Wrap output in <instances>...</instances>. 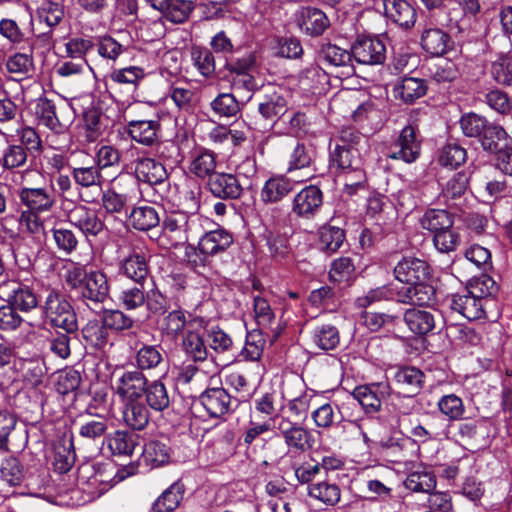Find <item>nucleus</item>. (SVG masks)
<instances>
[{"label": "nucleus", "instance_id": "nucleus-1", "mask_svg": "<svg viewBox=\"0 0 512 512\" xmlns=\"http://www.w3.org/2000/svg\"><path fill=\"white\" fill-rule=\"evenodd\" d=\"M66 285L77 292L85 301L104 303L109 298L110 285L106 274L100 270L87 272L85 267L73 263L66 267L64 274Z\"/></svg>", "mask_w": 512, "mask_h": 512}, {"label": "nucleus", "instance_id": "nucleus-26", "mask_svg": "<svg viewBox=\"0 0 512 512\" xmlns=\"http://www.w3.org/2000/svg\"><path fill=\"white\" fill-rule=\"evenodd\" d=\"M427 92L425 81L417 77H404L393 87L394 97L411 104L423 97Z\"/></svg>", "mask_w": 512, "mask_h": 512}, {"label": "nucleus", "instance_id": "nucleus-17", "mask_svg": "<svg viewBox=\"0 0 512 512\" xmlns=\"http://www.w3.org/2000/svg\"><path fill=\"white\" fill-rule=\"evenodd\" d=\"M298 27L307 35L319 36L329 26V20L325 13L315 7H302L296 14Z\"/></svg>", "mask_w": 512, "mask_h": 512}, {"label": "nucleus", "instance_id": "nucleus-22", "mask_svg": "<svg viewBox=\"0 0 512 512\" xmlns=\"http://www.w3.org/2000/svg\"><path fill=\"white\" fill-rule=\"evenodd\" d=\"M128 133L137 143L152 147L159 140L160 123L157 120L130 121Z\"/></svg>", "mask_w": 512, "mask_h": 512}, {"label": "nucleus", "instance_id": "nucleus-34", "mask_svg": "<svg viewBox=\"0 0 512 512\" xmlns=\"http://www.w3.org/2000/svg\"><path fill=\"white\" fill-rule=\"evenodd\" d=\"M307 493L311 498L327 506H334L341 499V489L339 485L329 480L311 483L308 486Z\"/></svg>", "mask_w": 512, "mask_h": 512}, {"label": "nucleus", "instance_id": "nucleus-32", "mask_svg": "<svg viewBox=\"0 0 512 512\" xmlns=\"http://www.w3.org/2000/svg\"><path fill=\"white\" fill-rule=\"evenodd\" d=\"M165 351L160 345L143 344L136 352L135 364L143 373L146 370L157 369L164 363Z\"/></svg>", "mask_w": 512, "mask_h": 512}, {"label": "nucleus", "instance_id": "nucleus-25", "mask_svg": "<svg viewBox=\"0 0 512 512\" xmlns=\"http://www.w3.org/2000/svg\"><path fill=\"white\" fill-rule=\"evenodd\" d=\"M135 175L140 181L150 185L163 183L168 177L164 165L148 157L139 158L136 161Z\"/></svg>", "mask_w": 512, "mask_h": 512}, {"label": "nucleus", "instance_id": "nucleus-58", "mask_svg": "<svg viewBox=\"0 0 512 512\" xmlns=\"http://www.w3.org/2000/svg\"><path fill=\"white\" fill-rule=\"evenodd\" d=\"M491 76L500 85L512 84V56H500L492 63Z\"/></svg>", "mask_w": 512, "mask_h": 512}, {"label": "nucleus", "instance_id": "nucleus-64", "mask_svg": "<svg viewBox=\"0 0 512 512\" xmlns=\"http://www.w3.org/2000/svg\"><path fill=\"white\" fill-rule=\"evenodd\" d=\"M186 317L182 310H173L163 319L161 324L162 331L169 337H177L186 326Z\"/></svg>", "mask_w": 512, "mask_h": 512}, {"label": "nucleus", "instance_id": "nucleus-18", "mask_svg": "<svg viewBox=\"0 0 512 512\" xmlns=\"http://www.w3.org/2000/svg\"><path fill=\"white\" fill-rule=\"evenodd\" d=\"M210 192L220 199H237L243 192L238 178L231 173H214L208 180Z\"/></svg>", "mask_w": 512, "mask_h": 512}, {"label": "nucleus", "instance_id": "nucleus-16", "mask_svg": "<svg viewBox=\"0 0 512 512\" xmlns=\"http://www.w3.org/2000/svg\"><path fill=\"white\" fill-rule=\"evenodd\" d=\"M429 274L427 262L414 257L403 258L394 268L395 278L408 285L426 281Z\"/></svg>", "mask_w": 512, "mask_h": 512}, {"label": "nucleus", "instance_id": "nucleus-30", "mask_svg": "<svg viewBox=\"0 0 512 512\" xmlns=\"http://www.w3.org/2000/svg\"><path fill=\"white\" fill-rule=\"evenodd\" d=\"M422 48L433 56H441L451 46V40L447 33L439 28L425 29L421 36Z\"/></svg>", "mask_w": 512, "mask_h": 512}, {"label": "nucleus", "instance_id": "nucleus-36", "mask_svg": "<svg viewBox=\"0 0 512 512\" xmlns=\"http://www.w3.org/2000/svg\"><path fill=\"white\" fill-rule=\"evenodd\" d=\"M147 405L154 411L162 412L170 406V396L160 380L148 381L145 392Z\"/></svg>", "mask_w": 512, "mask_h": 512}, {"label": "nucleus", "instance_id": "nucleus-63", "mask_svg": "<svg viewBox=\"0 0 512 512\" xmlns=\"http://www.w3.org/2000/svg\"><path fill=\"white\" fill-rule=\"evenodd\" d=\"M321 55L323 59L332 66L344 67L352 60V52L342 49L333 44H326L322 47Z\"/></svg>", "mask_w": 512, "mask_h": 512}, {"label": "nucleus", "instance_id": "nucleus-15", "mask_svg": "<svg viewBox=\"0 0 512 512\" xmlns=\"http://www.w3.org/2000/svg\"><path fill=\"white\" fill-rule=\"evenodd\" d=\"M385 18L401 28L410 29L417 19L415 7L407 0H381Z\"/></svg>", "mask_w": 512, "mask_h": 512}, {"label": "nucleus", "instance_id": "nucleus-42", "mask_svg": "<svg viewBox=\"0 0 512 512\" xmlns=\"http://www.w3.org/2000/svg\"><path fill=\"white\" fill-rule=\"evenodd\" d=\"M258 111L265 119L275 121L286 113L287 101L278 93L265 95L258 105Z\"/></svg>", "mask_w": 512, "mask_h": 512}, {"label": "nucleus", "instance_id": "nucleus-53", "mask_svg": "<svg viewBox=\"0 0 512 512\" xmlns=\"http://www.w3.org/2000/svg\"><path fill=\"white\" fill-rule=\"evenodd\" d=\"M469 177L465 172L455 173L442 188V196L446 201L459 199L465 194Z\"/></svg>", "mask_w": 512, "mask_h": 512}, {"label": "nucleus", "instance_id": "nucleus-50", "mask_svg": "<svg viewBox=\"0 0 512 512\" xmlns=\"http://www.w3.org/2000/svg\"><path fill=\"white\" fill-rule=\"evenodd\" d=\"M183 349L185 353L195 362H204L207 359V348L202 336L189 330L183 338Z\"/></svg>", "mask_w": 512, "mask_h": 512}, {"label": "nucleus", "instance_id": "nucleus-2", "mask_svg": "<svg viewBox=\"0 0 512 512\" xmlns=\"http://www.w3.org/2000/svg\"><path fill=\"white\" fill-rule=\"evenodd\" d=\"M41 308L52 326L61 328L67 333H73L78 329L73 307L59 290L50 289Z\"/></svg>", "mask_w": 512, "mask_h": 512}, {"label": "nucleus", "instance_id": "nucleus-41", "mask_svg": "<svg viewBox=\"0 0 512 512\" xmlns=\"http://www.w3.org/2000/svg\"><path fill=\"white\" fill-rule=\"evenodd\" d=\"M21 372L26 387L38 388L43 384L47 369L43 360L29 359L22 363Z\"/></svg>", "mask_w": 512, "mask_h": 512}, {"label": "nucleus", "instance_id": "nucleus-35", "mask_svg": "<svg viewBox=\"0 0 512 512\" xmlns=\"http://www.w3.org/2000/svg\"><path fill=\"white\" fill-rule=\"evenodd\" d=\"M420 225L433 233L448 229L454 225V216L444 209H429L420 218Z\"/></svg>", "mask_w": 512, "mask_h": 512}, {"label": "nucleus", "instance_id": "nucleus-60", "mask_svg": "<svg viewBox=\"0 0 512 512\" xmlns=\"http://www.w3.org/2000/svg\"><path fill=\"white\" fill-rule=\"evenodd\" d=\"M80 383V373L72 368H67L57 373L55 387L58 393L66 395L75 391Z\"/></svg>", "mask_w": 512, "mask_h": 512}, {"label": "nucleus", "instance_id": "nucleus-49", "mask_svg": "<svg viewBox=\"0 0 512 512\" xmlns=\"http://www.w3.org/2000/svg\"><path fill=\"white\" fill-rule=\"evenodd\" d=\"M4 65L9 74L21 79L33 70V57L28 53L17 52L8 56Z\"/></svg>", "mask_w": 512, "mask_h": 512}, {"label": "nucleus", "instance_id": "nucleus-14", "mask_svg": "<svg viewBox=\"0 0 512 512\" xmlns=\"http://www.w3.org/2000/svg\"><path fill=\"white\" fill-rule=\"evenodd\" d=\"M68 221L86 237L99 235L105 227L97 213L85 205L75 206L68 214Z\"/></svg>", "mask_w": 512, "mask_h": 512}, {"label": "nucleus", "instance_id": "nucleus-44", "mask_svg": "<svg viewBox=\"0 0 512 512\" xmlns=\"http://www.w3.org/2000/svg\"><path fill=\"white\" fill-rule=\"evenodd\" d=\"M213 113L221 118L237 116L241 107L239 101L232 93H220L210 103Z\"/></svg>", "mask_w": 512, "mask_h": 512}, {"label": "nucleus", "instance_id": "nucleus-48", "mask_svg": "<svg viewBox=\"0 0 512 512\" xmlns=\"http://www.w3.org/2000/svg\"><path fill=\"white\" fill-rule=\"evenodd\" d=\"M191 60L197 71L205 78L214 75L216 64L213 53L207 48L194 47L191 50Z\"/></svg>", "mask_w": 512, "mask_h": 512}, {"label": "nucleus", "instance_id": "nucleus-10", "mask_svg": "<svg viewBox=\"0 0 512 512\" xmlns=\"http://www.w3.org/2000/svg\"><path fill=\"white\" fill-rule=\"evenodd\" d=\"M187 224L186 214L176 213L166 216L162 223V233L158 238L159 245L169 248L184 243L187 240Z\"/></svg>", "mask_w": 512, "mask_h": 512}, {"label": "nucleus", "instance_id": "nucleus-51", "mask_svg": "<svg viewBox=\"0 0 512 512\" xmlns=\"http://www.w3.org/2000/svg\"><path fill=\"white\" fill-rule=\"evenodd\" d=\"M439 411L450 421L463 418L465 406L463 400L455 394L443 395L437 402Z\"/></svg>", "mask_w": 512, "mask_h": 512}, {"label": "nucleus", "instance_id": "nucleus-6", "mask_svg": "<svg viewBox=\"0 0 512 512\" xmlns=\"http://www.w3.org/2000/svg\"><path fill=\"white\" fill-rule=\"evenodd\" d=\"M148 379L139 370L123 371L116 376L113 390L121 402L142 400Z\"/></svg>", "mask_w": 512, "mask_h": 512}, {"label": "nucleus", "instance_id": "nucleus-27", "mask_svg": "<svg viewBox=\"0 0 512 512\" xmlns=\"http://www.w3.org/2000/svg\"><path fill=\"white\" fill-rule=\"evenodd\" d=\"M122 403V418L125 424L134 430H142L149 423L150 413L142 400Z\"/></svg>", "mask_w": 512, "mask_h": 512}, {"label": "nucleus", "instance_id": "nucleus-54", "mask_svg": "<svg viewBox=\"0 0 512 512\" xmlns=\"http://www.w3.org/2000/svg\"><path fill=\"white\" fill-rule=\"evenodd\" d=\"M27 152L22 145H8L2 152L0 163L4 169L13 170L24 166L27 162Z\"/></svg>", "mask_w": 512, "mask_h": 512}, {"label": "nucleus", "instance_id": "nucleus-38", "mask_svg": "<svg viewBox=\"0 0 512 512\" xmlns=\"http://www.w3.org/2000/svg\"><path fill=\"white\" fill-rule=\"evenodd\" d=\"M142 457L147 466L158 468L170 462L171 450L165 443L152 440L145 445Z\"/></svg>", "mask_w": 512, "mask_h": 512}, {"label": "nucleus", "instance_id": "nucleus-7", "mask_svg": "<svg viewBox=\"0 0 512 512\" xmlns=\"http://www.w3.org/2000/svg\"><path fill=\"white\" fill-rule=\"evenodd\" d=\"M0 294L7 303L22 312H30L38 307L39 300L28 285L16 280H8L0 285Z\"/></svg>", "mask_w": 512, "mask_h": 512}, {"label": "nucleus", "instance_id": "nucleus-57", "mask_svg": "<svg viewBox=\"0 0 512 512\" xmlns=\"http://www.w3.org/2000/svg\"><path fill=\"white\" fill-rule=\"evenodd\" d=\"M466 150L456 143L445 145L439 155V163L443 166L456 168L466 161Z\"/></svg>", "mask_w": 512, "mask_h": 512}, {"label": "nucleus", "instance_id": "nucleus-62", "mask_svg": "<svg viewBox=\"0 0 512 512\" xmlns=\"http://www.w3.org/2000/svg\"><path fill=\"white\" fill-rule=\"evenodd\" d=\"M82 334L84 339L96 348H103L108 342V331L104 323L91 321L83 327Z\"/></svg>", "mask_w": 512, "mask_h": 512}, {"label": "nucleus", "instance_id": "nucleus-20", "mask_svg": "<svg viewBox=\"0 0 512 512\" xmlns=\"http://www.w3.org/2000/svg\"><path fill=\"white\" fill-rule=\"evenodd\" d=\"M177 382L183 385L190 384L191 389L200 390L206 385L218 382L216 371L208 372L193 364L183 365L179 368Z\"/></svg>", "mask_w": 512, "mask_h": 512}, {"label": "nucleus", "instance_id": "nucleus-43", "mask_svg": "<svg viewBox=\"0 0 512 512\" xmlns=\"http://www.w3.org/2000/svg\"><path fill=\"white\" fill-rule=\"evenodd\" d=\"M378 387V385H362L356 387L352 392L353 398L366 413H376L381 408V399L376 392Z\"/></svg>", "mask_w": 512, "mask_h": 512}, {"label": "nucleus", "instance_id": "nucleus-47", "mask_svg": "<svg viewBox=\"0 0 512 512\" xmlns=\"http://www.w3.org/2000/svg\"><path fill=\"white\" fill-rule=\"evenodd\" d=\"M312 340L318 348L325 351L332 350L340 342L339 331L331 324H323L314 329Z\"/></svg>", "mask_w": 512, "mask_h": 512}, {"label": "nucleus", "instance_id": "nucleus-52", "mask_svg": "<svg viewBox=\"0 0 512 512\" xmlns=\"http://www.w3.org/2000/svg\"><path fill=\"white\" fill-rule=\"evenodd\" d=\"M319 247L326 252H335L342 245L344 231L334 226H324L319 230Z\"/></svg>", "mask_w": 512, "mask_h": 512}, {"label": "nucleus", "instance_id": "nucleus-55", "mask_svg": "<svg viewBox=\"0 0 512 512\" xmlns=\"http://www.w3.org/2000/svg\"><path fill=\"white\" fill-rule=\"evenodd\" d=\"M193 9V0H168L167 7H165L163 12L171 22L183 23L188 19Z\"/></svg>", "mask_w": 512, "mask_h": 512}, {"label": "nucleus", "instance_id": "nucleus-21", "mask_svg": "<svg viewBox=\"0 0 512 512\" xmlns=\"http://www.w3.org/2000/svg\"><path fill=\"white\" fill-rule=\"evenodd\" d=\"M233 243L232 235L223 230L216 229L206 232L198 242V248L204 256H216L225 252Z\"/></svg>", "mask_w": 512, "mask_h": 512}, {"label": "nucleus", "instance_id": "nucleus-46", "mask_svg": "<svg viewBox=\"0 0 512 512\" xmlns=\"http://www.w3.org/2000/svg\"><path fill=\"white\" fill-rule=\"evenodd\" d=\"M72 177L75 183L83 188L93 187L102 190L104 178L97 166L75 167L72 170Z\"/></svg>", "mask_w": 512, "mask_h": 512}, {"label": "nucleus", "instance_id": "nucleus-33", "mask_svg": "<svg viewBox=\"0 0 512 512\" xmlns=\"http://www.w3.org/2000/svg\"><path fill=\"white\" fill-rule=\"evenodd\" d=\"M293 189L291 181L285 177L269 178L263 185L260 198L266 204L277 203Z\"/></svg>", "mask_w": 512, "mask_h": 512}, {"label": "nucleus", "instance_id": "nucleus-9", "mask_svg": "<svg viewBox=\"0 0 512 512\" xmlns=\"http://www.w3.org/2000/svg\"><path fill=\"white\" fill-rule=\"evenodd\" d=\"M331 165L341 171L354 168L355 180L357 182L365 179V172L362 169V159L359 151L352 145L341 140L337 143L331 153Z\"/></svg>", "mask_w": 512, "mask_h": 512}, {"label": "nucleus", "instance_id": "nucleus-37", "mask_svg": "<svg viewBox=\"0 0 512 512\" xmlns=\"http://www.w3.org/2000/svg\"><path fill=\"white\" fill-rule=\"evenodd\" d=\"M216 169V156L212 151L200 149L192 156L189 170L198 178H206L213 175Z\"/></svg>", "mask_w": 512, "mask_h": 512}, {"label": "nucleus", "instance_id": "nucleus-3", "mask_svg": "<svg viewBox=\"0 0 512 512\" xmlns=\"http://www.w3.org/2000/svg\"><path fill=\"white\" fill-rule=\"evenodd\" d=\"M35 114L40 124L56 134L65 133L73 121L72 107L62 100L56 103L47 98L39 99Z\"/></svg>", "mask_w": 512, "mask_h": 512}, {"label": "nucleus", "instance_id": "nucleus-4", "mask_svg": "<svg viewBox=\"0 0 512 512\" xmlns=\"http://www.w3.org/2000/svg\"><path fill=\"white\" fill-rule=\"evenodd\" d=\"M33 173L29 170L13 173V178L22 185L18 192L20 202L29 210L48 212L55 204V196L52 189L47 187H30L25 185L26 177Z\"/></svg>", "mask_w": 512, "mask_h": 512}, {"label": "nucleus", "instance_id": "nucleus-24", "mask_svg": "<svg viewBox=\"0 0 512 512\" xmlns=\"http://www.w3.org/2000/svg\"><path fill=\"white\" fill-rule=\"evenodd\" d=\"M435 300V289L426 281H420L398 292V301L405 304L428 306Z\"/></svg>", "mask_w": 512, "mask_h": 512}, {"label": "nucleus", "instance_id": "nucleus-8", "mask_svg": "<svg viewBox=\"0 0 512 512\" xmlns=\"http://www.w3.org/2000/svg\"><path fill=\"white\" fill-rule=\"evenodd\" d=\"M420 149L421 144L417 138L416 129L408 125L402 129L398 139L388 147L386 156L390 159L412 163L419 157Z\"/></svg>", "mask_w": 512, "mask_h": 512}, {"label": "nucleus", "instance_id": "nucleus-61", "mask_svg": "<svg viewBox=\"0 0 512 512\" xmlns=\"http://www.w3.org/2000/svg\"><path fill=\"white\" fill-rule=\"evenodd\" d=\"M254 318L262 328H268L275 319V313L268 300L260 295L253 297Z\"/></svg>", "mask_w": 512, "mask_h": 512}, {"label": "nucleus", "instance_id": "nucleus-5", "mask_svg": "<svg viewBox=\"0 0 512 512\" xmlns=\"http://www.w3.org/2000/svg\"><path fill=\"white\" fill-rule=\"evenodd\" d=\"M274 427L279 431L288 451L304 453L314 445L312 432L287 417L273 420Z\"/></svg>", "mask_w": 512, "mask_h": 512}, {"label": "nucleus", "instance_id": "nucleus-29", "mask_svg": "<svg viewBox=\"0 0 512 512\" xmlns=\"http://www.w3.org/2000/svg\"><path fill=\"white\" fill-rule=\"evenodd\" d=\"M185 493V485L182 481L173 482L154 501L152 509L155 512H172L180 505Z\"/></svg>", "mask_w": 512, "mask_h": 512}, {"label": "nucleus", "instance_id": "nucleus-13", "mask_svg": "<svg viewBox=\"0 0 512 512\" xmlns=\"http://www.w3.org/2000/svg\"><path fill=\"white\" fill-rule=\"evenodd\" d=\"M322 203V191L315 185H309L294 196L292 212L298 217L310 219L320 210Z\"/></svg>", "mask_w": 512, "mask_h": 512}, {"label": "nucleus", "instance_id": "nucleus-28", "mask_svg": "<svg viewBox=\"0 0 512 512\" xmlns=\"http://www.w3.org/2000/svg\"><path fill=\"white\" fill-rule=\"evenodd\" d=\"M404 322L415 335H426L435 328V317L431 311L416 308L407 309Z\"/></svg>", "mask_w": 512, "mask_h": 512}, {"label": "nucleus", "instance_id": "nucleus-23", "mask_svg": "<svg viewBox=\"0 0 512 512\" xmlns=\"http://www.w3.org/2000/svg\"><path fill=\"white\" fill-rule=\"evenodd\" d=\"M120 271L136 284H141L149 274L146 256L142 251L133 250L121 261Z\"/></svg>", "mask_w": 512, "mask_h": 512}, {"label": "nucleus", "instance_id": "nucleus-56", "mask_svg": "<svg viewBox=\"0 0 512 512\" xmlns=\"http://www.w3.org/2000/svg\"><path fill=\"white\" fill-rule=\"evenodd\" d=\"M435 248L442 253L455 251L461 243V238L454 225L433 236Z\"/></svg>", "mask_w": 512, "mask_h": 512}, {"label": "nucleus", "instance_id": "nucleus-40", "mask_svg": "<svg viewBox=\"0 0 512 512\" xmlns=\"http://www.w3.org/2000/svg\"><path fill=\"white\" fill-rule=\"evenodd\" d=\"M113 455L130 456L136 446L135 436L125 431H115L104 442Z\"/></svg>", "mask_w": 512, "mask_h": 512}, {"label": "nucleus", "instance_id": "nucleus-59", "mask_svg": "<svg viewBox=\"0 0 512 512\" xmlns=\"http://www.w3.org/2000/svg\"><path fill=\"white\" fill-rule=\"evenodd\" d=\"M145 71L139 66H128L113 70L109 78L116 84H131L137 86L144 79Z\"/></svg>", "mask_w": 512, "mask_h": 512}, {"label": "nucleus", "instance_id": "nucleus-39", "mask_svg": "<svg viewBox=\"0 0 512 512\" xmlns=\"http://www.w3.org/2000/svg\"><path fill=\"white\" fill-rule=\"evenodd\" d=\"M129 220L133 228L139 231H147L156 227L160 218L157 210L148 205L137 206L130 212Z\"/></svg>", "mask_w": 512, "mask_h": 512}, {"label": "nucleus", "instance_id": "nucleus-19", "mask_svg": "<svg viewBox=\"0 0 512 512\" xmlns=\"http://www.w3.org/2000/svg\"><path fill=\"white\" fill-rule=\"evenodd\" d=\"M484 307L485 303L467 289L451 297V310L470 321L480 319L485 314Z\"/></svg>", "mask_w": 512, "mask_h": 512}, {"label": "nucleus", "instance_id": "nucleus-11", "mask_svg": "<svg viewBox=\"0 0 512 512\" xmlns=\"http://www.w3.org/2000/svg\"><path fill=\"white\" fill-rule=\"evenodd\" d=\"M199 402L211 417H220L232 409V398L221 386L206 385Z\"/></svg>", "mask_w": 512, "mask_h": 512}, {"label": "nucleus", "instance_id": "nucleus-31", "mask_svg": "<svg viewBox=\"0 0 512 512\" xmlns=\"http://www.w3.org/2000/svg\"><path fill=\"white\" fill-rule=\"evenodd\" d=\"M437 485L436 476L426 467H418L410 472L404 480L406 489L416 493L429 494Z\"/></svg>", "mask_w": 512, "mask_h": 512}, {"label": "nucleus", "instance_id": "nucleus-12", "mask_svg": "<svg viewBox=\"0 0 512 512\" xmlns=\"http://www.w3.org/2000/svg\"><path fill=\"white\" fill-rule=\"evenodd\" d=\"M353 58L360 64H382L386 57L384 43L378 38H359L352 46Z\"/></svg>", "mask_w": 512, "mask_h": 512}, {"label": "nucleus", "instance_id": "nucleus-45", "mask_svg": "<svg viewBox=\"0 0 512 512\" xmlns=\"http://www.w3.org/2000/svg\"><path fill=\"white\" fill-rule=\"evenodd\" d=\"M396 383L407 392H418L424 383V374L415 367H403L395 373Z\"/></svg>", "mask_w": 512, "mask_h": 512}]
</instances>
